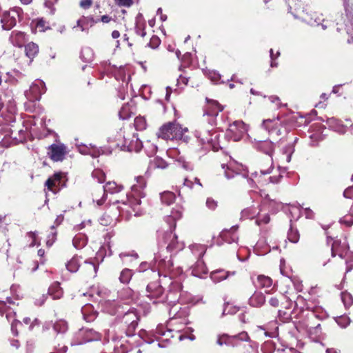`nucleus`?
<instances>
[{"mask_svg":"<svg viewBox=\"0 0 353 353\" xmlns=\"http://www.w3.org/2000/svg\"><path fill=\"white\" fill-rule=\"evenodd\" d=\"M45 21H43V20H40L37 22V28H43L45 27Z\"/></svg>","mask_w":353,"mask_h":353,"instance_id":"obj_63","label":"nucleus"},{"mask_svg":"<svg viewBox=\"0 0 353 353\" xmlns=\"http://www.w3.org/2000/svg\"><path fill=\"white\" fill-rule=\"evenodd\" d=\"M163 242L167 245V250L172 252V251H178L181 250L183 248L184 245L183 243L179 242L177 240V236L175 234L173 233L172 230L165 232L163 234Z\"/></svg>","mask_w":353,"mask_h":353,"instance_id":"obj_5","label":"nucleus"},{"mask_svg":"<svg viewBox=\"0 0 353 353\" xmlns=\"http://www.w3.org/2000/svg\"><path fill=\"white\" fill-rule=\"evenodd\" d=\"M270 219L269 215L265 214V215L264 216V217H263L261 220H260V221H257V222H263V223H269V221H270ZM258 223L259 224V223Z\"/></svg>","mask_w":353,"mask_h":353,"instance_id":"obj_58","label":"nucleus"},{"mask_svg":"<svg viewBox=\"0 0 353 353\" xmlns=\"http://www.w3.org/2000/svg\"><path fill=\"white\" fill-rule=\"evenodd\" d=\"M269 303L274 307H276L279 306V300L276 298V297H272L270 300H269Z\"/></svg>","mask_w":353,"mask_h":353,"instance_id":"obj_50","label":"nucleus"},{"mask_svg":"<svg viewBox=\"0 0 353 353\" xmlns=\"http://www.w3.org/2000/svg\"><path fill=\"white\" fill-rule=\"evenodd\" d=\"M341 299L345 307H350L353 304V296L348 292H342Z\"/></svg>","mask_w":353,"mask_h":353,"instance_id":"obj_32","label":"nucleus"},{"mask_svg":"<svg viewBox=\"0 0 353 353\" xmlns=\"http://www.w3.org/2000/svg\"><path fill=\"white\" fill-rule=\"evenodd\" d=\"M177 81L179 84L182 83L185 85H187L188 79L185 77H183V75H180Z\"/></svg>","mask_w":353,"mask_h":353,"instance_id":"obj_54","label":"nucleus"},{"mask_svg":"<svg viewBox=\"0 0 353 353\" xmlns=\"http://www.w3.org/2000/svg\"><path fill=\"white\" fill-rule=\"evenodd\" d=\"M137 181L138 183H139L140 187L143 186L145 184V180L143 176H139L137 177Z\"/></svg>","mask_w":353,"mask_h":353,"instance_id":"obj_56","label":"nucleus"},{"mask_svg":"<svg viewBox=\"0 0 353 353\" xmlns=\"http://www.w3.org/2000/svg\"><path fill=\"white\" fill-rule=\"evenodd\" d=\"M175 194L170 191H165L161 194V201L162 203L170 205L175 200Z\"/></svg>","mask_w":353,"mask_h":353,"instance_id":"obj_22","label":"nucleus"},{"mask_svg":"<svg viewBox=\"0 0 353 353\" xmlns=\"http://www.w3.org/2000/svg\"><path fill=\"white\" fill-rule=\"evenodd\" d=\"M228 132L233 135L234 141H239L245 132L244 123L241 121H234L230 125Z\"/></svg>","mask_w":353,"mask_h":353,"instance_id":"obj_9","label":"nucleus"},{"mask_svg":"<svg viewBox=\"0 0 353 353\" xmlns=\"http://www.w3.org/2000/svg\"><path fill=\"white\" fill-rule=\"evenodd\" d=\"M139 316L134 312H128L123 316V322L126 325V334L128 336L134 335L138 325Z\"/></svg>","mask_w":353,"mask_h":353,"instance_id":"obj_6","label":"nucleus"},{"mask_svg":"<svg viewBox=\"0 0 353 353\" xmlns=\"http://www.w3.org/2000/svg\"><path fill=\"white\" fill-rule=\"evenodd\" d=\"M254 147L259 152H261L270 157V165L267 170H261L260 173L261 175H265L270 173L272 169V155L274 151V144L270 140H255L254 142Z\"/></svg>","mask_w":353,"mask_h":353,"instance_id":"obj_3","label":"nucleus"},{"mask_svg":"<svg viewBox=\"0 0 353 353\" xmlns=\"http://www.w3.org/2000/svg\"><path fill=\"white\" fill-rule=\"evenodd\" d=\"M352 190H353V187H350V188H347L343 192L344 196L346 198H350Z\"/></svg>","mask_w":353,"mask_h":353,"instance_id":"obj_53","label":"nucleus"},{"mask_svg":"<svg viewBox=\"0 0 353 353\" xmlns=\"http://www.w3.org/2000/svg\"><path fill=\"white\" fill-rule=\"evenodd\" d=\"M265 302V297L264 294L262 292L258 291H255L248 300L249 305L255 307L262 306Z\"/></svg>","mask_w":353,"mask_h":353,"instance_id":"obj_14","label":"nucleus"},{"mask_svg":"<svg viewBox=\"0 0 353 353\" xmlns=\"http://www.w3.org/2000/svg\"><path fill=\"white\" fill-rule=\"evenodd\" d=\"M116 1L117 2V4L120 6L129 7L133 3V0H116Z\"/></svg>","mask_w":353,"mask_h":353,"instance_id":"obj_45","label":"nucleus"},{"mask_svg":"<svg viewBox=\"0 0 353 353\" xmlns=\"http://www.w3.org/2000/svg\"><path fill=\"white\" fill-rule=\"evenodd\" d=\"M207 100V105L204 108L203 117L210 125H216V118L219 113L223 110L218 101L212 99Z\"/></svg>","mask_w":353,"mask_h":353,"instance_id":"obj_2","label":"nucleus"},{"mask_svg":"<svg viewBox=\"0 0 353 353\" xmlns=\"http://www.w3.org/2000/svg\"><path fill=\"white\" fill-rule=\"evenodd\" d=\"M132 276V272L131 270L125 268L123 270L120 274L119 281L121 283L126 284L130 282Z\"/></svg>","mask_w":353,"mask_h":353,"instance_id":"obj_24","label":"nucleus"},{"mask_svg":"<svg viewBox=\"0 0 353 353\" xmlns=\"http://www.w3.org/2000/svg\"><path fill=\"white\" fill-rule=\"evenodd\" d=\"M147 123L145 117H137L134 119V127L137 130H143L146 128Z\"/></svg>","mask_w":353,"mask_h":353,"instance_id":"obj_29","label":"nucleus"},{"mask_svg":"<svg viewBox=\"0 0 353 353\" xmlns=\"http://www.w3.org/2000/svg\"><path fill=\"white\" fill-rule=\"evenodd\" d=\"M270 55L271 59L272 60H274L275 59H276L280 55V52H277L276 56L274 57V52H273V50L270 49Z\"/></svg>","mask_w":353,"mask_h":353,"instance_id":"obj_60","label":"nucleus"},{"mask_svg":"<svg viewBox=\"0 0 353 353\" xmlns=\"http://www.w3.org/2000/svg\"><path fill=\"white\" fill-rule=\"evenodd\" d=\"M85 23H83V18L82 17L81 19H79L77 21V27L80 28L81 31H85ZM74 28H76V26H74L73 29H74Z\"/></svg>","mask_w":353,"mask_h":353,"instance_id":"obj_48","label":"nucleus"},{"mask_svg":"<svg viewBox=\"0 0 353 353\" xmlns=\"http://www.w3.org/2000/svg\"><path fill=\"white\" fill-rule=\"evenodd\" d=\"M63 219V216H61V215L58 216L57 218L56 219V221H55L56 224L57 225H59L62 222Z\"/></svg>","mask_w":353,"mask_h":353,"instance_id":"obj_64","label":"nucleus"},{"mask_svg":"<svg viewBox=\"0 0 353 353\" xmlns=\"http://www.w3.org/2000/svg\"><path fill=\"white\" fill-rule=\"evenodd\" d=\"M25 52L26 56L32 61L39 52V46L34 43L30 42L25 46Z\"/></svg>","mask_w":353,"mask_h":353,"instance_id":"obj_18","label":"nucleus"},{"mask_svg":"<svg viewBox=\"0 0 353 353\" xmlns=\"http://www.w3.org/2000/svg\"><path fill=\"white\" fill-rule=\"evenodd\" d=\"M10 39L14 46L21 47L26 41V34L22 32H12Z\"/></svg>","mask_w":353,"mask_h":353,"instance_id":"obj_16","label":"nucleus"},{"mask_svg":"<svg viewBox=\"0 0 353 353\" xmlns=\"http://www.w3.org/2000/svg\"><path fill=\"white\" fill-rule=\"evenodd\" d=\"M153 165L155 168L161 169H164L167 167L166 162L163 159L158 157L155 158L153 160Z\"/></svg>","mask_w":353,"mask_h":353,"instance_id":"obj_35","label":"nucleus"},{"mask_svg":"<svg viewBox=\"0 0 353 353\" xmlns=\"http://www.w3.org/2000/svg\"><path fill=\"white\" fill-rule=\"evenodd\" d=\"M46 91L45 83L43 81L37 80L32 83L30 88V92L33 95L35 100H39L41 96Z\"/></svg>","mask_w":353,"mask_h":353,"instance_id":"obj_11","label":"nucleus"},{"mask_svg":"<svg viewBox=\"0 0 353 353\" xmlns=\"http://www.w3.org/2000/svg\"><path fill=\"white\" fill-rule=\"evenodd\" d=\"M61 175L59 174H55L52 177H50L46 181V185L48 187L49 190H53V188L57 186L61 180Z\"/></svg>","mask_w":353,"mask_h":353,"instance_id":"obj_23","label":"nucleus"},{"mask_svg":"<svg viewBox=\"0 0 353 353\" xmlns=\"http://www.w3.org/2000/svg\"><path fill=\"white\" fill-rule=\"evenodd\" d=\"M182 134V128L175 122H168L164 124L157 133L158 137L167 140L180 138Z\"/></svg>","mask_w":353,"mask_h":353,"instance_id":"obj_1","label":"nucleus"},{"mask_svg":"<svg viewBox=\"0 0 353 353\" xmlns=\"http://www.w3.org/2000/svg\"><path fill=\"white\" fill-rule=\"evenodd\" d=\"M235 272H227L224 270H216L211 272L210 278L215 282L219 283L226 279L230 275H234Z\"/></svg>","mask_w":353,"mask_h":353,"instance_id":"obj_15","label":"nucleus"},{"mask_svg":"<svg viewBox=\"0 0 353 353\" xmlns=\"http://www.w3.org/2000/svg\"><path fill=\"white\" fill-rule=\"evenodd\" d=\"M269 99L270 101L272 103H275L276 105V108L277 109L283 107V106H286L287 104H283L281 101H280V99L279 97L277 96H274V95H272V96H270L269 97Z\"/></svg>","mask_w":353,"mask_h":353,"instance_id":"obj_38","label":"nucleus"},{"mask_svg":"<svg viewBox=\"0 0 353 353\" xmlns=\"http://www.w3.org/2000/svg\"><path fill=\"white\" fill-rule=\"evenodd\" d=\"M338 242L334 241L332 245V255L334 256L336 255L335 250L336 249V246L338 245Z\"/></svg>","mask_w":353,"mask_h":353,"instance_id":"obj_57","label":"nucleus"},{"mask_svg":"<svg viewBox=\"0 0 353 353\" xmlns=\"http://www.w3.org/2000/svg\"><path fill=\"white\" fill-rule=\"evenodd\" d=\"M273 122H274V121L271 120V119L264 120L263 123H262V125L266 130H268L269 132H271L273 130V128L275 127V125H276V123H275L273 125H272L271 128H270V124H272Z\"/></svg>","mask_w":353,"mask_h":353,"instance_id":"obj_39","label":"nucleus"},{"mask_svg":"<svg viewBox=\"0 0 353 353\" xmlns=\"http://www.w3.org/2000/svg\"><path fill=\"white\" fill-rule=\"evenodd\" d=\"M198 138L201 139V141L202 142L203 144H210L212 141V137L210 130L203 132H200Z\"/></svg>","mask_w":353,"mask_h":353,"instance_id":"obj_30","label":"nucleus"},{"mask_svg":"<svg viewBox=\"0 0 353 353\" xmlns=\"http://www.w3.org/2000/svg\"><path fill=\"white\" fill-rule=\"evenodd\" d=\"M305 216L307 219H313L314 213L310 208L305 209Z\"/></svg>","mask_w":353,"mask_h":353,"instance_id":"obj_52","label":"nucleus"},{"mask_svg":"<svg viewBox=\"0 0 353 353\" xmlns=\"http://www.w3.org/2000/svg\"><path fill=\"white\" fill-rule=\"evenodd\" d=\"M238 310L235 307L230 306L228 303L224 304L222 316L235 314Z\"/></svg>","mask_w":353,"mask_h":353,"instance_id":"obj_34","label":"nucleus"},{"mask_svg":"<svg viewBox=\"0 0 353 353\" xmlns=\"http://www.w3.org/2000/svg\"><path fill=\"white\" fill-rule=\"evenodd\" d=\"M206 205L209 209L213 210L216 208L217 203L212 198H208L206 200Z\"/></svg>","mask_w":353,"mask_h":353,"instance_id":"obj_42","label":"nucleus"},{"mask_svg":"<svg viewBox=\"0 0 353 353\" xmlns=\"http://www.w3.org/2000/svg\"><path fill=\"white\" fill-rule=\"evenodd\" d=\"M54 330L57 333H65L68 330V324L63 320H59L54 323Z\"/></svg>","mask_w":353,"mask_h":353,"instance_id":"obj_25","label":"nucleus"},{"mask_svg":"<svg viewBox=\"0 0 353 353\" xmlns=\"http://www.w3.org/2000/svg\"><path fill=\"white\" fill-rule=\"evenodd\" d=\"M46 299V296L42 295L39 300H36L35 303L38 305H42Z\"/></svg>","mask_w":353,"mask_h":353,"instance_id":"obj_55","label":"nucleus"},{"mask_svg":"<svg viewBox=\"0 0 353 353\" xmlns=\"http://www.w3.org/2000/svg\"><path fill=\"white\" fill-rule=\"evenodd\" d=\"M99 186L100 185H99L97 187L93 189L92 196L93 201L97 202L98 205H101L105 201L106 197L105 193L102 192L101 194H100L99 192H98L97 190L99 188Z\"/></svg>","mask_w":353,"mask_h":353,"instance_id":"obj_20","label":"nucleus"},{"mask_svg":"<svg viewBox=\"0 0 353 353\" xmlns=\"http://www.w3.org/2000/svg\"><path fill=\"white\" fill-rule=\"evenodd\" d=\"M147 296L150 300L157 299L161 296L163 293V289L158 282H152L146 288Z\"/></svg>","mask_w":353,"mask_h":353,"instance_id":"obj_10","label":"nucleus"},{"mask_svg":"<svg viewBox=\"0 0 353 353\" xmlns=\"http://www.w3.org/2000/svg\"><path fill=\"white\" fill-rule=\"evenodd\" d=\"M288 237L289 241L291 242L296 243L299 239V232L296 230L290 228V231L288 232Z\"/></svg>","mask_w":353,"mask_h":353,"instance_id":"obj_33","label":"nucleus"},{"mask_svg":"<svg viewBox=\"0 0 353 353\" xmlns=\"http://www.w3.org/2000/svg\"><path fill=\"white\" fill-rule=\"evenodd\" d=\"M83 18V23H85V25H90V26H94L95 23H99L98 18H94L93 16H88L84 17Z\"/></svg>","mask_w":353,"mask_h":353,"instance_id":"obj_36","label":"nucleus"},{"mask_svg":"<svg viewBox=\"0 0 353 353\" xmlns=\"http://www.w3.org/2000/svg\"><path fill=\"white\" fill-rule=\"evenodd\" d=\"M120 37V33L118 30H114L112 32V37L113 39H117Z\"/></svg>","mask_w":353,"mask_h":353,"instance_id":"obj_61","label":"nucleus"},{"mask_svg":"<svg viewBox=\"0 0 353 353\" xmlns=\"http://www.w3.org/2000/svg\"><path fill=\"white\" fill-rule=\"evenodd\" d=\"M17 17H19L17 10H11L5 11L1 19L3 28L6 30L12 29L17 23Z\"/></svg>","mask_w":353,"mask_h":353,"instance_id":"obj_7","label":"nucleus"},{"mask_svg":"<svg viewBox=\"0 0 353 353\" xmlns=\"http://www.w3.org/2000/svg\"><path fill=\"white\" fill-rule=\"evenodd\" d=\"M177 163L179 164V165L181 166L185 170L190 169V164H189V163L186 162L184 159H183L181 158L178 159Z\"/></svg>","mask_w":353,"mask_h":353,"instance_id":"obj_46","label":"nucleus"},{"mask_svg":"<svg viewBox=\"0 0 353 353\" xmlns=\"http://www.w3.org/2000/svg\"><path fill=\"white\" fill-rule=\"evenodd\" d=\"M92 176L97 179L99 183H103L105 179V173L100 170H94L92 173Z\"/></svg>","mask_w":353,"mask_h":353,"instance_id":"obj_31","label":"nucleus"},{"mask_svg":"<svg viewBox=\"0 0 353 353\" xmlns=\"http://www.w3.org/2000/svg\"><path fill=\"white\" fill-rule=\"evenodd\" d=\"M48 294L52 296L54 299H58L62 296L63 291L59 283H54L49 288Z\"/></svg>","mask_w":353,"mask_h":353,"instance_id":"obj_21","label":"nucleus"},{"mask_svg":"<svg viewBox=\"0 0 353 353\" xmlns=\"http://www.w3.org/2000/svg\"><path fill=\"white\" fill-rule=\"evenodd\" d=\"M123 190V186L121 185H117L114 181H109L106 183L104 186H99L98 192L100 194L102 192L105 194L108 193L114 194L121 192Z\"/></svg>","mask_w":353,"mask_h":353,"instance_id":"obj_12","label":"nucleus"},{"mask_svg":"<svg viewBox=\"0 0 353 353\" xmlns=\"http://www.w3.org/2000/svg\"><path fill=\"white\" fill-rule=\"evenodd\" d=\"M183 208L181 205H176L171 212V214L168 218V221L172 219L174 221L179 219L182 216Z\"/></svg>","mask_w":353,"mask_h":353,"instance_id":"obj_26","label":"nucleus"},{"mask_svg":"<svg viewBox=\"0 0 353 353\" xmlns=\"http://www.w3.org/2000/svg\"><path fill=\"white\" fill-rule=\"evenodd\" d=\"M227 170H225V175L228 179H230L234 176V172H230V170L232 169V164L226 165ZM222 168L225 169V165L224 163L222 164Z\"/></svg>","mask_w":353,"mask_h":353,"instance_id":"obj_40","label":"nucleus"},{"mask_svg":"<svg viewBox=\"0 0 353 353\" xmlns=\"http://www.w3.org/2000/svg\"><path fill=\"white\" fill-rule=\"evenodd\" d=\"M340 223H344L347 227H350L353 225V219L350 217V219H347L345 217H343L340 220Z\"/></svg>","mask_w":353,"mask_h":353,"instance_id":"obj_47","label":"nucleus"},{"mask_svg":"<svg viewBox=\"0 0 353 353\" xmlns=\"http://www.w3.org/2000/svg\"><path fill=\"white\" fill-rule=\"evenodd\" d=\"M225 336H222L218 338L216 341V343L219 345H222L223 343H226L225 341H223V339L225 338Z\"/></svg>","mask_w":353,"mask_h":353,"instance_id":"obj_59","label":"nucleus"},{"mask_svg":"<svg viewBox=\"0 0 353 353\" xmlns=\"http://www.w3.org/2000/svg\"><path fill=\"white\" fill-rule=\"evenodd\" d=\"M66 268L70 272H76L79 268V262L77 258L73 257L65 265Z\"/></svg>","mask_w":353,"mask_h":353,"instance_id":"obj_27","label":"nucleus"},{"mask_svg":"<svg viewBox=\"0 0 353 353\" xmlns=\"http://www.w3.org/2000/svg\"><path fill=\"white\" fill-rule=\"evenodd\" d=\"M51 229H52V232L48 236V240L46 242L47 245L49 246H50L53 244V243L55 241L56 237H57V232H56V231H54V226H52Z\"/></svg>","mask_w":353,"mask_h":353,"instance_id":"obj_37","label":"nucleus"},{"mask_svg":"<svg viewBox=\"0 0 353 353\" xmlns=\"http://www.w3.org/2000/svg\"><path fill=\"white\" fill-rule=\"evenodd\" d=\"M66 154V148L63 144H52L48 148V154L54 161H62Z\"/></svg>","mask_w":353,"mask_h":353,"instance_id":"obj_8","label":"nucleus"},{"mask_svg":"<svg viewBox=\"0 0 353 353\" xmlns=\"http://www.w3.org/2000/svg\"><path fill=\"white\" fill-rule=\"evenodd\" d=\"M145 25L143 22H141L138 18H137L136 26L134 28L135 32L137 35L144 37L146 34L145 31Z\"/></svg>","mask_w":353,"mask_h":353,"instance_id":"obj_28","label":"nucleus"},{"mask_svg":"<svg viewBox=\"0 0 353 353\" xmlns=\"http://www.w3.org/2000/svg\"><path fill=\"white\" fill-rule=\"evenodd\" d=\"M79 5L83 9H88L92 5V0H81Z\"/></svg>","mask_w":353,"mask_h":353,"instance_id":"obj_43","label":"nucleus"},{"mask_svg":"<svg viewBox=\"0 0 353 353\" xmlns=\"http://www.w3.org/2000/svg\"><path fill=\"white\" fill-rule=\"evenodd\" d=\"M141 203V201L140 199L133 197L128 199L127 202L123 201L121 203L122 206L119 205L117 207V209L122 214L125 212L127 214L130 215L134 212V216H137L140 212L139 205Z\"/></svg>","mask_w":353,"mask_h":353,"instance_id":"obj_4","label":"nucleus"},{"mask_svg":"<svg viewBox=\"0 0 353 353\" xmlns=\"http://www.w3.org/2000/svg\"><path fill=\"white\" fill-rule=\"evenodd\" d=\"M67 350L68 347L65 345L61 347L60 346V345H59V347H56V352H53L51 353H65L66 352Z\"/></svg>","mask_w":353,"mask_h":353,"instance_id":"obj_51","label":"nucleus"},{"mask_svg":"<svg viewBox=\"0 0 353 353\" xmlns=\"http://www.w3.org/2000/svg\"><path fill=\"white\" fill-rule=\"evenodd\" d=\"M98 20H99V22H102L103 23H108L110 21H112L113 20V19L112 17H110L108 14H105V15H103V16L99 17Z\"/></svg>","mask_w":353,"mask_h":353,"instance_id":"obj_44","label":"nucleus"},{"mask_svg":"<svg viewBox=\"0 0 353 353\" xmlns=\"http://www.w3.org/2000/svg\"><path fill=\"white\" fill-rule=\"evenodd\" d=\"M233 337L244 341H248L250 340V337L246 332H242L239 334L234 336Z\"/></svg>","mask_w":353,"mask_h":353,"instance_id":"obj_41","label":"nucleus"},{"mask_svg":"<svg viewBox=\"0 0 353 353\" xmlns=\"http://www.w3.org/2000/svg\"><path fill=\"white\" fill-rule=\"evenodd\" d=\"M239 320H240L242 323H246V322H247L246 319H245V314H243V313H242V314H240L239 315Z\"/></svg>","mask_w":353,"mask_h":353,"instance_id":"obj_62","label":"nucleus"},{"mask_svg":"<svg viewBox=\"0 0 353 353\" xmlns=\"http://www.w3.org/2000/svg\"><path fill=\"white\" fill-rule=\"evenodd\" d=\"M207 272V268L204 262L201 259L198 260L192 268V274L197 277H201L202 275L205 274Z\"/></svg>","mask_w":353,"mask_h":353,"instance_id":"obj_17","label":"nucleus"},{"mask_svg":"<svg viewBox=\"0 0 353 353\" xmlns=\"http://www.w3.org/2000/svg\"><path fill=\"white\" fill-rule=\"evenodd\" d=\"M237 230V226H232L230 229H225L220 233V236L227 243H231L236 242L238 236L235 234Z\"/></svg>","mask_w":353,"mask_h":353,"instance_id":"obj_13","label":"nucleus"},{"mask_svg":"<svg viewBox=\"0 0 353 353\" xmlns=\"http://www.w3.org/2000/svg\"><path fill=\"white\" fill-rule=\"evenodd\" d=\"M283 177L281 174L277 176H272L269 178V180L272 183H278L280 182L281 179Z\"/></svg>","mask_w":353,"mask_h":353,"instance_id":"obj_49","label":"nucleus"},{"mask_svg":"<svg viewBox=\"0 0 353 353\" xmlns=\"http://www.w3.org/2000/svg\"><path fill=\"white\" fill-rule=\"evenodd\" d=\"M256 283L257 286L260 288H270L272 285V280L269 276L259 275Z\"/></svg>","mask_w":353,"mask_h":353,"instance_id":"obj_19","label":"nucleus"}]
</instances>
